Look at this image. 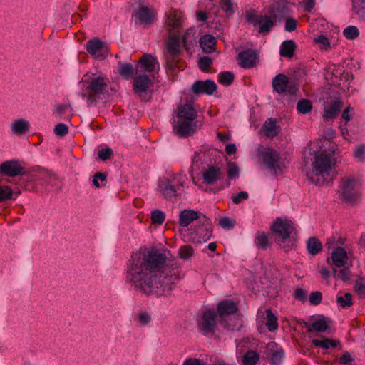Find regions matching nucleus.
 I'll return each instance as SVG.
<instances>
[{
    "mask_svg": "<svg viewBox=\"0 0 365 365\" xmlns=\"http://www.w3.org/2000/svg\"><path fill=\"white\" fill-rule=\"evenodd\" d=\"M166 259L158 250L140 248L128 265L127 280L145 294L163 295L180 277L176 263Z\"/></svg>",
    "mask_w": 365,
    "mask_h": 365,
    "instance_id": "1",
    "label": "nucleus"
},
{
    "mask_svg": "<svg viewBox=\"0 0 365 365\" xmlns=\"http://www.w3.org/2000/svg\"><path fill=\"white\" fill-rule=\"evenodd\" d=\"M197 110L191 103L178 106L173 118V130L178 136L192 135L197 129Z\"/></svg>",
    "mask_w": 365,
    "mask_h": 365,
    "instance_id": "2",
    "label": "nucleus"
},
{
    "mask_svg": "<svg viewBox=\"0 0 365 365\" xmlns=\"http://www.w3.org/2000/svg\"><path fill=\"white\" fill-rule=\"evenodd\" d=\"M81 89V96L86 99L88 106H93L97 99L108 91L109 80L100 73L88 72L84 74L78 83Z\"/></svg>",
    "mask_w": 365,
    "mask_h": 365,
    "instance_id": "3",
    "label": "nucleus"
},
{
    "mask_svg": "<svg viewBox=\"0 0 365 365\" xmlns=\"http://www.w3.org/2000/svg\"><path fill=\"white\" fill-rule=\"evenodd\" d=\"M336 161H306L302 165V171L307 178L317 185L332 180L336 175L335 169Z\"/></svg>",
    "mask_w": 365,
    "mask_h": 365,
    "instance_id": "4",
    "label": "nucleus"
},
{
    "mask_svg": "<svg viewBox=\"0 0 365 365\" xmlns=\"http://www.w3.org/2000/svg\"><path fill=\"white\" fill-rule=\"evenodd\" d=\"M276 243L288 252L296 247V233L293 222L287 219L277 218L271 226Z\"/></svg>",
    "mask_w": 365,
    "mask_h": 365,
    "instance_id": "5",
    "label": "nucleus"
},
{
    "mask_svg": "<svg viewBox=\"0 0 365 365\" xmlns=\"http://www.w3.org/2000/svg\"><path fill=\"white\" fill-rule=\"evenodd\" d=\"M324 149L320 153L317 151L318 145L312 144L309 148H306L305 155L309 153L312 156H306L305 160H336L339 157L337 145L331 142H326L323 145Z\"/></svg>",
    "mask_w": 365,
    "mask_h": 365,
    "instance_id": "6",
    "label": "nucleus"
},
{
    "mask_svg": "<svg viewBox=\"0 0 365 365\" xmlns=\"http://www.w3.org/2000/svg\"><path fill=\"white\" fill-rule=\"evenodd\" d=\"M357 180L351 178L341 179L340 183V194L341 199L349 204H354L360 200L361 195L356 189Z\"/></svg>",
    "mask_w": 365,
    "mask_h": 365,
    "instance_id": "7",
    "label": "nucleus"
},
{
    "mask_svg": "<svg viewBox=\"0 0 365 365\" xmlns=\"http://www.w3.org/2000/svg\"><path fill=\"white\" fill-rule=\"evenodd\" d=\"M198 327L204 335L213 336L217 329V314L214 310L203 312Z\"/></svg>",
    "mask_w": 365,
    "mask_h": 365,
    "instance_id": "8",
    "label": "nucleus"
},
{
    "mask_svg": "<svg viewBox=\"0 0 365 365\" xmlns=\"http://www.w3.org/2000/svg\"><path fill=\"white\" fill-rule=\"evenodd\" d=\"M183 14L181 11L171 9L166 15L165 28L169 34H178L183 24Z\"/></svg>",
    "mask_w": 365,
    "mask_h": 365,
    "instance_id": "9",
    "label": "nucleus"
},
{
    "mask_svg": "<svg viewBox=\"0 0 365 365\" xmlns=\"http://www.w3.org/2000/svg\"><path fill=\"white\" fill-rule=\"evenodd\" d=\"M86 48L91 56L98 59H103L108 54V46L98 38L88 41Z\"/></svg>",
    "mask_w": 365,
    "mask_h": 365,
    "instance_id": "10",
    "label": "nucleus"
},
{
    "mask_svg": "<svg viewBox=\"0 0 365 365\" xmlns=\"http://www.w3.org/2000/svg\"><path fill=\"white\" fill-rule=\"evenodd\" d=\"M26 174V169L17 161H4L0 165V175L13 178Z\"/></svg>",
    "mask_w": 365,
    "mask_h": 365,
    "instance_id": "11",
    "label": "nucleus"
},
{
    "mask_svg": "<svg viewBox=\"0 0 365 365\" xmlns=\"http://www.w3.org/2000/svg\"><path fill=\"white\" fill-rule=\"evenodd\" d=\"M158 185L160 192L167 200L174 201L178 197L177 189L182 184H178L176 187L170 180L163 178L159 180Z\"/></svg>",
    "mask_w": 365,
    "mask_h": 365,
    "instance_id": "12",
    "label": "nucleus"
},
{
    "mask_svg": "<svg viewBox=\"0 0 365 365\" xmlns=\"http://www.w3.org/2000/svg\"><path fill=\"white\" fill-rule=\"evenodd\" d=\"M200 225L196 227L195 232L197 238V242H206L208 240L212 234V225L211 221L205 215L202 216V219L199 222Z\"/></svg>",
    "mask_w": 365,
    "mask_h": 365,
    "instance_id": "13",
    "label": "nucleus"
},
{
    "mask_svg": "<svg viewBox=\"0 0 365 365\" xmlns=\"http://www.w3.org/2000/svg\"><path fill=\"white\" fill-rule=\"evenodd\" d=\"M259 168L266 175L277 176L283 173L286 165L284 161H259Z\"/></svg>",
    "mask_w": 365,
    "mask_h": 365,
    "instance_id": "14",
    "label": "nucleus"
},
{
    "mask_svg": "<svg viewBox=\"0 0 365 365\" xmlns=\"http://www.w3.org/2000/svg\"><path fill=\"white\" fill-rule=\"evenodd\" d=\"M237 60L242 68H250L257 66V53L255 50H245L238 54Z\"/></svg>",
    "mask_w": 365,
    "mask_h": 365,
    "instance_id": "15",
    "label": "nucleus"
},
{
    "mask_svg": "<svg viewBox=\"0 0 365 365\" xmlns=\"http://www.w3.org/2000/svg\"><path fill=\"white\" fill-rule=\"evenodd\" d=\"M151 86V80L146 74L136 76L133 82V91L140 97H144Z\"/></svg>",
    "mask_w": 365,
    "mask_h": 365,
    "instance_id": "16",
    "label": "nucleus"
},
{
    "mask_svg": "<svg viewBox=\"0 0 365 365\" xmlns=\"http://www.w3.org/2000/svg\"><path fill=\"white\" fill-rule=\"evenodd\" d=\"M204 215L198 211L185 209L180 212L179 215V225L180 227H187L194 220L199 222L202 219Z\"/></svg>",
    "mask_w": 365,
    "mask_h": 365,
    "instance_id": "17",
    "label": "nucleus"
},
{
    "mask_svg": "<svg viewBox=\"0 0 365 365\" xmlns=\"http://www.w3.org/2000/svg\"><path fill=\"white\" fill-rule=\"evenodd\" d=\"M216 89V83L211 80L197 81L192 85V91L196 94L212 95Z\"/></svg>",
    "mask_w": 365,
    "mask_h": 365,
    "instance_id": "18",
    "label": "nucleus"
},
{
    "mask_svg": "<svg viewBox=\"0 0 365 365\" xmlns=\"http://www.w3.org/2000/svg\"><path fill=\"white\" fill-rule=\"evenodd\" d=\"M348 260L346 251L343 247L336 248L331 253V258L327 259L329 264H334L336 267H344Z\"/></svg>",
    "mask_w": 365,
    "mask_h": 365,
    "instance_id": "19",
    "label": "nucleus"
},
{
    "mask_svg": "<svg viewBox=\"0 0 365 365\" xmlns=\"http://www.w3.org/2000/svg\"><path fill=\"white\" fill-rule=\"evenodd\" d=\"M155 11L152 8L142 6L139 11L133 14V17L138 19L140 24L150 25L153 22Z\"/></svg>",
    "mask_w": 365,
    "mask_h": 365,
    "instance_id": "20",
    "label": "nucleus"
},
{
    "mask_svg": "<svg viewBox=\"0 0 365 365\" xmlns=\"http://www.w3.org/2000/svg\"><path fill=\"white\" fill-rule=\"evenodd\" d=\"M342 103L338 99H334L331 101L330 104L324 106L323 118L325 121H328L335 118L340 110L341 109Z\"/></svg>",
    "mask_w": 365,
    "mask_h": 365,
    "instance_id": "21",
    "label": "nucleus"
},
{
    "mask_svg": "<svg viewBox=\"0 0 365 365\" xmlns=\"http://www.w3.org/2000/svg\"><path fill=\"white\" fill-rule=\"evenodd\" d=\"M217 310L219 317L223 319L226 316L235 313L237 311V306L232 300H224L217 304Z\"/></svg>",
    "mask_w": 365,
    "mask_h": 365,
    "instance_id": "22",
    "label": "nucleus"
},
{
    "mask_svg": "<svg viewBox=\"0 0 365 365\" xmlns=\"http://www.w3.org/2000/svg\"><path fill=\"white\" fill-rule=\"evenodd\" d=\"M222 171L217 165H210L202 173L204 181L209 184H213L216 180L221 178Z\"/></svg>",
    "mask_w": 365,
    "mask_h": 365,
    "instance_id": "23",
    "label": "nucleus"
},
{
    "mask_svg": "<svg viewBox=\"0 0 365 365\" xmlns=\"http://www.w3.org/2000/svg\"><path fill=\"white\" fill-rule=\"evenodd\" d=\"M139 66L147 72H152L159 68L157 59L151 55H144L140 60Z\"/></svg>",
    "mask_w": 365,
    "mask_h": 365,
    "instance_id": "24",
    "label": "nucleus"
},
{
    "mask_svg": "<svg viewBox=\"0 0 365 365\" xmlns=\"http://www.w3.org/2000/svg\"><path fill=\"white\" fill-rule=\"evenodd\" d=\"M255 25L259 26V33H268L271 28L274 26L273 19L267 15L264 16H258L255 21H253Z\"/></svg>",
    "mask_w": 365,
    "mask_h": 365,
    "instance_id": "25",
    "label": "nucleus"
},
{
    "mask_svg": "<svg viewBox=\"0 0 365 365\" xmlns=\"http://www.w3.org/2000/svg\"><path fill=\"white\" fill-rule=\"evenodd\" d=\"M180 43L178 34H169V39L167 43V51L171 57L177 56L180 52Z\"/></svg>",
    "mask_w": 365,
    "mask_h": 365,
    "instance_id": "26",
    "label": "nucleus"
},
{
    "mask_svg": "<svg viewBox=\"0 0 365 365\" xmlns=\"http://www.w3.org/2000/svg\"><path fill=\"white\" fill-rule=\"evenodd\" d=\"M288 82V78L285 75L279 74L272 81L273 88L278 93H283L287 88Z\"/></svg>",
    "mask_w": 365,
    "mask_h": 365,
    "instance_id": "27",
    "label": "nucleus"
},
{
    "mask_svg": "<svg viewBox=\"0 0 365 365\" xmlns=\"http://www.w3.org/2000/svg\"><path fill=\"white\" fill-rule=\"evenodd\" d=\"M269 349L270 351V360L274 365H279L282 361L284 352L282 348L277 347L274 343L269 344Z\"/></svg>",
    "mask_w": 365,
    "mask_h": 365,
    "instance_id": "28",
    "label": "nucleus"
},
{
    "mask_svg": "<svg viewBox=\"0 0 365 365\" xmlns=\"http://www.w3.org/2000/svg\"><path fill=\"white\" fill-rule=\"evenodd\" d=\"M255 243L258 249L263 250H267L272 245V242L269 241L267 234L262 231L257 232Z\"/></svg>",
    "mask_w": 365,
    "mask_h": 365,
    "instance_id": "29",
    "label": "nucleus"
},
{
    "mask_svg": "<svg viewBox=\"0 0 365 365\" xmlns=\"http://www.w3.org/2000/svg\"><path fill=\"white\" fill-rule=\"evenodd\" d=\"M264 134L269 138L275 137L279 133L276 120L268 118L263 125Z\"/></svg>",
    "mask_w": 365,
    "mask_h": 365,
    "instance_id": "30",
    "label": "nucleus"
},
{
    "mask_svg": "<svg viewBox=\"0 0 365 365\" xmlns=\"http://www.w3.org/2000/svg\"><path fill=\"white\" fill-rule=\"evenodd\" d=\"M29 123L22 118L14 120L11 125L12 132L17 135L25 133L29 130Z\"/></svg>",
    "mask_w": 365,
    "mask_h": 365,
    "instance_id": "31",
    "label": "nucleus"
},
{
    "mask_svg": "<svg viewBox=\"0 0 365 365\" xmlns=\"http://www.w3.org/2000/svg\"><path fill=\"white\" fill-rule=\"evenodd\" d=\"M307 248L309 254L315 255L322 250V244L317 237H312L307 242Z\"/></svg>",
    "mask_w": 365,
    "mask_h": 365,
    "instance_id": "32",
    "label": "nucleus"
},
{
    "mask_svg": "<svg viewBox=\"0 0 365 365\" xmlns=\"http://www.w3.org/2000/svg\"><path fill=\"white\" fill-rule=\"evenodd\" d=\"M200 46L206 53H212L215 50V39L211 35H205L200 40Z\"/></svg>",
    "mask_w": 365,
    "mask_h": 365,
    "instance_id": "33",
    "label": "nucleus"
},
{
    "mask_svg": "<svg viewBox=\"0 0 365 365\" xmlns=\"http://www.w3.org/2000/svg\"><path fill=\"white\" fill-rule=\"evenodd\" d=\"M312 344L316 347L323 348L324 349H329V348H335L340 345V341L328 338H324L322 340L313 339Z\"/></svg>",
    "mask_w": 365,
    "mask_h": 365,
    "instance_id": "34",
    "label": "nucleus"
},
{
    "mask_svg": "<svg viewBox=\"0 0 365 365\" xmlns=\"http://www.w3.org/2000/svg\"><path fill=\"white\" fill-rule=\"evenodd\" d=\"M257 152L264 160H277L279 158L277 152L269 147L260 146Z\"/></svg>",
    "mask_w": 365,
    "mask_h": 365,
    "instance_id": "35",
    "label": "nucleus"
},
{
    "mask_svg": "<svg viewBox=\"0 0 365 365\" xmlns=\"http://www.w3.org/2000/svg\"><path fill=\"white\" fill-rule=\"evenodd\" d=\"M295 43L293 41H284L280 46V55L284 57L291 58L294 54Z\"/></svg>",
    "mask_w": 365,
    "mask_h": 365,
    "instance_id": "36",
    "label": "nucleus"
},
{
    "mask_svg": "<svg viewBox=\"0 0 365 365\" xmlns=\"http://www.w3.org/2000/svg\"><path fill=\"white\" fill-rule=\"evenodd\" d=\"M259 360V354L256 351L249 350L242 356V361L244 365H256Z\"/></svg>",
    "mask_w": 365,
    "mask_h": 365,
    "instance_id": "37",
    "label": "nucleus"
},
{
    "mask_svg": "<svg viewBox=\"0 0 365 365\" xmlns=\"http://www.w3.org/2000/svg\"><path fill=\"white\" fill-rule=\"evenodd\" d=\"M196 36H195V31L193 29H189L185 33L182 37V43L184 46L187 51L190 50V46L193 45L196 43Z\"/></svg>",
    "mask_w": 365,
    "mask_h": 365,
    "instance_id": "38",
    "label": "nucleus"
},
{
    "mask_svg": "<svg viewBox=\"0 0 365 365\" xmlns=\"http://www.w3.org/2000/svg\"><path fill=\"white\" fill-rule=\"evenodd\" d=\"M266 314H267L266 326L269 331H274L278 328L277 318L272 313L271 309H267Z\"/></svg>",
    "mask_w": 365,
    "mask_h": 365,
    "instance_id": "39",
    "label": "nucleus"
},
{
    "mask_svg": "<svg viewBox=\"0 0 365 365\" xmlns=\"http://www.w3.org/2000/svg\"><path fill=\"white\" fill-rule=\"evenodd\" d=\"M333 272L334 278L343 282L349 281L351 277V273L349 267H344L339 270L334 268Z\"/></svg>",
    "mask_w": 365,
    "mask_h": 365,
    "instance_id": "40",
    "label": "nucleus"
},
{
    "mask_svg": "<svg viewBox=\"0 0 365 365\" xmlns=\"http://www.w3.org/2000/svg\"><path fill=\"white\" fill-rule=\"evenodd\" d=\"M312 109V104L310 101L307 99L300 100L297 105V110L299 113L307 114Z\"/></svg>",
    "mask_w": 365,
    "mask_h": 365,
    "instance_id": "41",
    "label": "nucleus"
},
{
    "mask_svg": "<svg viewBox=\"0 0 365 365\" xmlns=\"http://www.w3.org/2000/svg\"><path fill=\"white\" fill-rule=\"evenodd\" d=\"M311 328L312 331H316L319 332H324L328 329V324L325 318L323 317L311 324Z\"/></svg>",
    "mask_w": 365,
    "mask_h": 365,
    "instance_id": "42",
    "label": "nucleus"
},
{
    "mask_svg": "<svg viewBox=\"0 0 365 365\" xmlns=\"http://www.w3.org/2000/svg\"><path fill=\"white\" fill-rule=\"evenodd\" d=\"M234 80V74L230 71H225L219 73L218 82L222 85H230Z\"/></svg>",
    "mask_w": 365,
    "mask_h": 365,
    "instance_id": "43",
    "label": "nucleus"
},
{
    "mask_svg": "<svg viewBox=\"0 0 365 365\" xmlns=\"http://www.w3.org/2000/svg\"><path fill=\"white\" fill-rule=\"evenodd\" d=\"M343 34L346 38L353 40L359 35V29L355 26H349L344 29Z\"/></svg>",
    "mask_w": 365,
    "mask_h": 365,
    "instance_id": "44",
    "label": "nucleus"
},
{
    "mask_svg": "<svg viewBox=\"0 0 365 365\" xmlns=\"http://www.w3.org/2000/svg\"><path fill=\"white\" fill-rule=\"evenodd\" d=\"M151 222L154 225H162L165 219L164 212L159 210H155L151 212Z\"/></svg>",
    "mask_w": 365,
    "mask_h": 365,
    "instance_id": "45",
    "label": "nucleus"
},
{
    "mask_svg": "<svg viewBox=\"0 0 365 365\" xmlns=\"http://www.w3.org/2000/svg\"><path fill=\"white\" fill-rule=\"evenodd\" d=\"M194 253V250L191 245L182 246L179 250V256L181 259L187 260L190 258Z\"/></svg>",
    "mask_w": 365,
    "mask_h": 365,
    "instance_id": "46",
    "label": "nucleus"
},
{
    "mask_svg": "<svg viewBox=\"0 0 365 365\" xmlns=\"http://www.w3.org/2000/svg\"><path fill=\"white\" fill-rule=\"evenodd\" d=\"M119 73L120 76L125 79L131 78L133 73V68L132 65L130 63L122 64L119 68Z\"/></svg>",
    "mask_w": 365,
    "mask_h": 365,
    "instance_id": "47",
    "label": "nucleus"
},
{
    "mask_svg": "<svg viewBox=\"0 0 365 365\" xmlns=\"http://www.w3.org/2000/svg\"><path fill=\"white\" fill-rule=\"evenodd\" d=\"M13 195L12 189L8 185L0 186V202L11 199Z\"/></svg>",
    "mask_w": 365,
    "mask_h": 365,
    "instance_id": "48",
    "label": "nucleus"
},
{
    "mask_svg": "<svg viewBox=\"0 0 365 365\" xmlns=\"http://www.w3.org/2000/svg\"><path fill=\"white\" fill-rule=\"evenodd\" d=\"M336 302L342 307H349L353 305L352 295L350 293H346L344 296L338 297Z\"/></svg>",
    "mask_w": 365,
    "mask_h": 365,
    "instance_id": "49",
    "label": "nucleus"
},
{
    "mask_svg": "<svg viewBox=\"0 0 365 365\" xmlns=\"http://www.w3.org/2000/svg\"><path fill=\"white\" fill-rule=\"evenodd\" d=\"M314 41L319 45L321 49L327 50L330 47V42L329 39L323 34L316 37Z\"/></svg>",
    "mask_w": 365,
    "mask_h": 365,
    "instance_id": "50",
    "label": "nucleus"
},
{
    "mask_svg": "<svg viewBox=\"0 0 365 365\" xmlns=\"http://www.w3.org/2000/svg\"><path fill=\"white\" fill-rule=\"evenodd\" d=\"M98 156L101 160H108L113 158V151L110 148H105L98 150Z\"/></svg>",
    "mask_w": 365,
    "mask_h": 365,
    "instance_id": "51",
    "label": "nucleus"
},
{
    "mask_svg": "<svg viewBox=\"0 0 365 365\" xmlns=\"http://www.w3.org/2000/svg\"><path fill=\"white\" fill-rule=\"evenodd\" d=\"M309 302L312 305H318L322 302V294L319 291H315L310 294L309 295Z\"/></svg>",
    "mask_w": 365,
    "mask_h": 365,
    "instance_id": "52",
    "label": "nucleus"
},
{
    "mask_svg": "<svg viewBox=\"0 0 365 365\" xmlns=\"http://www.w3.org/2000/svg\"><path fill=\"white\" fill-rule=\"evenodd\" d=\"M106 179H107L106 173L97 172L93 175V184L94 185L95 187H96L97 188H99L101 187V185L99 183V181H101L102 182H106Z\"/></svg>",
    "mask_w": 365,
    "mask_h": 365,
    "instance_id": "53",
    "label": "nucleus"
},
{
    "mask_svg": "<svg viewBox=\"0 0 365 365\" xmlns=\"http://www.w3.org/2000/svg\"><path fill=\"white\" fill-rule=\"evenodd\" d=\"M235 224V220H231L228 217H222L219 220L220 226L225 229H232L234 227Z\"/></svg>",
    "mask_w": 365,
    "mask_h": 365,
    "instance_id": "54",
    "label": "nucleus"
},
{
    "mask_svg": "<svg viewBox=\"0 0 365 365\" xmlns=\"http://www.w3.org/2000/svg\"><path fill=\"white\" fill-rule=\"evenodd\" d=\"M227 168V176L230 179H234L238 176L239 168L235 163L230 162Z\"/></svg>",
    "mask_w": 365,
    "mask_h": 365,
    "instance_id": "55",
    "label": "nucleus"
},
{
    "mask_svg": "<svg viewBox=\"0 0 365 365\" xmlns=\"http://www.w3.org/2000/svg\"><path fill=\"white\" fill-rule=\"evenodd\" d=\"M68 132V128L63 123H58L55 126L54 133L56 135L63 137Z\"/></svg>",
    "mask_w": 365,
    "mask_h": 365,
    "instance_id": "56",
    "label": "nucleus"
},
{
    "mask_svg": "<svg viewBox=\"0 0 365 365\" xmlns=\"http://www.w3.org/2000/svg\"><path fill=\"white\" fill-rule=\"evenodd\" d=\"M212 63V59L210 57L205 56V57L200 58L198 63H199V66L202 71H207V69L211 66Z\"/></svg>",
    "mask_w": 365,
    "mask_h": 365,
    "instance_id": "57",
    "label": "nucleus"
},
{
    "mask_svg": "<svg viewBox=\"0 0 365 365\" xmlns=\"http://www.w3.org/2000/svg\"><path fill=\"white\" fill-rule=\"evenodd\" d=\"M294 297L301 302H305L307 299V292L302 288H297L294 293Z\"/></svg>",
    "mask_w": 365,
    "mask_h": 365,
    "instance_id": "58",
    "label": "nucleus"
},
{
    "mask_svg": "<svg viewBox=\"0 0 365 365\" xmlns=\"http://www.w3.org/2000/svg\"><path fill=\"white\" fill-rule=\"evenodd\" d=\"M353 360L354 359L351 357L350 353L348 351H345L339 358V361L341 364L346 365L351 364L353 361Z\"/></svg>",
    "mask_w": 365,
    "mask_h": 365,
    "instance_id": "59",
    "label": "nucleus"
},
{
    "mask_svg": "<svg viewBox=\"0 0 365 365\" xmlns=\"http://www.w3.org/2000/svg\"><path fill=\"white\" fill-rule=\"evenodd\" d=\"M248 198V193L245 191H242L238 193L237 195L232 196V199L235 204H239L243 200H247Z\"/></svg>",
    "mask_w": 365,
    "mask_h": 365,
    "instance_id": "60",
    "label": "nucleus"
},
{
    "mask_svg": "<svg viewBox=\"0 0 365 365\" xmlns=\"http://www.w3.org/2000/svg\"><path fill=\"white\" fill-rule=\"evenodd\" d=\"M165 56L167 66L170 69H173L177 66V60L175 59V57L177 56H173V57H171L168 53H165Z\"/></svg>",
    "mask_w": 365,
    "mask_h": 365,
    "instance_id": "61",
    "label": "nucleus"
},
{
    "mask_svg": "<svg viewBox=\"0 0 365 365\" xmlns=\"http://www.w3.org/2000/svg\"><path fill=\"white\" fill-rule=\"evenodd\" d=\"M297 27V21L294 19H287L285 22V30L287 31H292Z\"/></svg>",
    "mask_w": 365,
    "mask_h": 365,
    "instance_id": "62",
    "label": "nucleus"
},
{
    "mask_svg": "<svg viewBox=\"0 0 365 365\" xmlns=\"http://www.w3.org/2000/svg\"><path fill=\"white\" fill-rule=\"evenodd\" d=\"M221 6L226 12H233V4L231 0H221Z\"/></svg>",
    "mask_w": 365,
    "mask_h": 365,
    "instance_id": "63",
    "label": "nucleus"
},
{
    "mask_svg": "<svg viewBox=\"0 0 365 365\" xmlns=\"http://www.w3.org/2000/svg\"><path fill=\"white\" fill-rule=\"evenodd\" d=\"M138 319L142 324L145 325L150 322V316L147 312H142L138 314Z\"/></svg>",
    "mask_w": 365,
    "mask_h": 365,
    "instance_id": "64",
    "label": "nucleus"
}]
</instances>
